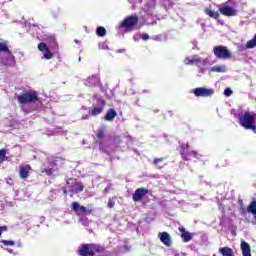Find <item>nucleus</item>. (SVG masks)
<instances>
[{
  "mask_svg": "<svg viewBox=\"0 0 256 256\" xmlns=\"http://www.w3.org/2000/svg\"><path fill=\"white\" fill-rule=\"evenodd\" d=\"M255 116V113L245 112L239 117V124L241 127H244V129H251L252 131H255Z\"/></svg>",
  "mask_w": 256,
  "mask_h": 256,
  "instance_id": "1",
  "label": "nucleus"
},
{
  "mask_svg": "<svg viewBox=\"0 0 256 256\" xmlns=\"http://www.w3.org/2000/svg\"><path fill=\"white\" fill-rule=\"evenodd\" d=\"M216 59H231L233 54L226 46H216L213 49Z\"/></svg>",
  "mask_w": 256,
  "mask_h": 256,
  "instance_id": "2",
  "label": "nucleus"
},
{
  "mask_svg": "<svg viewBox=\"0 0 256 256\" xmlns=\"http://www.w3.org/2000/svg\"><path fill=\"white\" fill-rule=\"evenodd\" d=\"M80 256H95L97 253V245L95 244H82L78 248Z\"/></svg>",
  "mask_w": 256,
  "mask_h": 256,
  "instance_id": "3",
  "label": "nucleus"
},
{
  "mask_svg": "<svg viewBox=\"0 0 256 256\" xmlns=\"http://www.w3.org/2000/svg\"><path fill=\"white\" fill-rule=\"evenodd\" d=\"M66 189H68L69 193H72L73 195L81 193V191H83V183L70 178L67 180Z\"/></svg>",
  "mask_w": 256,
  "mask_h": 256,
  "instance_id": "4",
  "label": "nucleus"
},
{
  "mask_svg": "<svg viewBox=\"0 0 256 256\" xmlns=\"http://www.w3.org/2000/svg\"><path fill=\"white\" fill-rule=\"evenodd\" d=\"M139 23V16L137 14H132L130 16H127L121 23V27L124 29H128V31H131L135 25Z\"/></svg>",
  "mask_w": 256,
  "mask_h": 256,
  "instance_id": "5",
  "label": "nucleus"
},
{
  "mask_svg": "<svg viewBox=\"0 0 256 256\" xmlns=\"http://www.w3.org/2000/svg\"><path fill=\"white\" fill-rule=\"evenodd\" d=\"M19 103H35L39 101V97L37 96V92L29 91L20 96H18Z\"/></svg>",
  "mask_w": 256,
  "mask_h": 256,
  "instance_id": "6",
  "label": "nucleus"
},
{
  "mask_svg": "<svg viewBox=\"0 0 256 256\" xmlns=\"http://www.w3.org/2000/svg\"><path fill=\"white\" fill-rule=\"evenodd\" d=\"M180 155L182 159H184V161H191L192 157H194L195 159L199 157V152L197 151L189 152V144H187L186 146L185 145L181 146Z\"/></svg>",
  "mask_w": 256,
  "mask_h": 256,
  "instance_id": "7",
  "label": "nucleus"
},
{
  "mask_svg": "<svg viewBox=\"0 0 256 256\" xmlns=\"http://www.w3.org/2000/svg\"><path fill=\"white\" fill-rule=\"evenodd\" d=\"M195 97H212L215 95L213 88L198 87L193 90Z\"/></svg>",
  "mask_w": 256,
  "mask_h": 256,
  "instance_id": "8",
  "label": "nucleus"
},
{
  "mask_svg": "<svg viewBox=\"0 0 256 256\" xmlns=\"http://www.w3.org/2000/svg\"><path fill=\"white\" fill-rule=\"evenodd\" d=\"M148 194H149V189L137 188L134 194L132 195V200L134 201V203H137L139 201H142L143 197H145V195H148Z\"/></svg>",
  "mask_w": 256,
  "mask_h": 256,
  "instance_id": "9",
  "label": "nucleus"
},
{
  "mask_svg": "<svg viewBox=\"0 0 256 256\" xmlns=\"http://www.w3.org/2000/svg\"><path fill=\"white\" fill-rule=\"evenodd\" d=\"M219 13H220V15H223L224 17H235V16H237V10H235L231 6H220L219 7Z\"/></svg>",
  "mask_w": 256,
  "mask_h": 256,
  "instance_id": "10",
  "label": "nucleus"
},
{
  "mask_svg": "<svg viewBox=\"0 0 256 256\" xmlns=\"http://www.w3.org/2000/svg\"><path fill=\"white\" fill-rule=\"evenodd\" d=\"M158 239H160L161 243L166 247H171V245H173V240H171V235L168 232L158 233Z\"/></svg>",
  "mask_w": 256,
  "mask_h": 256,
  "instance_id": "11",
  "label": "nucleus"
},
{
  "mask_svg": "<svg viewBox=\"0 0 256 256\" xmlns=\"http://www.w3.org/2000/svg\"><path fill=\"white\" fill-rule=\"evenodd\" d=\"M38 49L40 52H42V55L44 57V59H53V53H51V50H49V47H47V44L45 43H40L38 45Z\"/></svg>",
  "mask_w": 256,
  "mask_h": 256,
  "instance_id": "12",
  "label": "nucleus"
},
{
  "mask_svg": "<svg viewBox=\"0 0 256 256\" xmlns=\"http://www.w3.org/2000/svg\"><path fill=\"white\" fill-rule=\"evenodd\" d=\"M2 65L11 67L15 65V56L11 52H7L3 58L0 59Z\"/></svg>",
  "mask_w": 256,
  "mask_h": 256,
  "instance_id": "13",
  "label": "nucleus"
},
{
  "mask_svg": "<svg viewBox=\"0 0 256 256\" xmlns=\"http://www.w3.org/2000/svg\"><path fill=\"white\" fill-rule=\"evenodd\" d=\"M178 231H180L181 239L184 243H189V241H191V239H193V234H191L190 232H187L185 230V227H183V226L179 227Z\"/></svg>",
  "mask_w": 256,
  "mask_h": 256,
  "instance_id": "14",
  "label": "nucleus"
},
{
  "mask_svg": "<svg viewBox=\"0 0 256 256\" xmlns=\"http://www.w3.org/2000/svg\"><path fill=\"white\" fill-rule=\"evenodd\" d=\"M29 173H31V166L22 165L19 167L20 179H27V177H29Z\"/></svg>",
  "mask_w": 256,
  "mask_h": 256,
  "instance_id": "15",
  "label": "nucleus"
},
{
  "mask_svg": "<svg viewBox=\"0 0 256 256\" xmlns=\"http://www.w3.org/2000/svg\"><path fill=\"white\" fill-rule=\"evenodd\" d=\"M115 117H117V111L113 108L107 110L104 119L105 121H114Z\"/></svg>",
  "mask_w": 256,
  "mask_h": 256,
  "instance_id": "16",
  "label": "nucleus"
},
{
  "mask_svg": "<svg viewBox=\"0 0 256 256\" xmlns=\"http://www.w3.org/2000/svg\"><path fill=\"white\" fill-rule=\"evenodd\" d=\"M241 251L243 256H251V246L249 245V243L242 241Z\"/></svg>",
  "mask_w": 256,
  "mask_h": 256,
  "instance_id": "17",
  "label": "nucleus"
},
{
  "mask_svg": "<svg viewBox=\"0 0 256 256\" xmlns=\"http://www.w3.org/2000/svg\"><path fill=\"white\" fill-rule=\"evenodd\" d=\"M96 84H97L96 75L89 76L84 82V85H86V87H95Z\"/></svg>",
  "mask_w": 256,
  "mask_h": 256,
  "instance_id": "18",
  "label": "nucleus"
},
{
  "mask_svg": "<svg viewBox=\"0 0 256 256\" xmlns=\"http://www.w3.org/2000/svg\"><path fill=\"white\" fill-rule=\"evenodd\" d=\"M204 13L205 15H208V17H211V19H219L220 17V14L211 8H205Z\"/></svg>",
  "mask_w": 256,
  "mask_h": 256,
  "instance_id": "19",
  "label": "nucleus"
},
{
  "mask_svg": "<svg viewBox=\"0 0 256 256\" xmlns=\"http://www.w3.org/2000/svg\"><path fill=\"white\" fill-rule=\"evenodd\" d=\"M72 209H73V211H75L78 214L85 213V211H87V208L79 205V203H77V202L72 203Z\"/></svg>",
  "mask_w": 256,
  "mask_h": 256,
  "instance_id": "20",
  "label": "nucleus"
},
{
  "mask_svg": "<svg viewBox=\"0 0 256 256\" xmlns=\"http://www.w3.org/2000/svg\"><path fill=\"white\" fill-rule=\"evenodd\" d=\"M219 253L223 256H235V253L233 252V249L229 247H222L219 249Z\"/></svg>",
  "mask_w": 256,
  "mask_h": 256,
  "instance_id": "21",
  "label": "nucleus"
},
{
  "mask_svg": "<svg viewBox=\"0 0 256 256\" xmlns=\"http://www.w3.org/2000/svg\"><path fill=\"white\" fill-rule=\"evenodd\" d=\"M197 63H201V57L194 56L192 59L191 58H186L185 59V64L186 65H197Z\"/></svg>",
  "mask_w": 256,
  "mask_h": 256,
  "instance_id": "22",
  "label": "nucleus"
},
{
  "mask_svg": "<svg viewBox=\"0 0 256 256\" xmlns=\"http://www.w3.org/2000/svg\"><path fill=\"white\" fill-rule=\"evenodd\" d=\"M210 71H212V73H225L226 68L225 66L215 65L210 69Z\"/></svg>",
  "mask_w": 256,
  "mask_h": 256,
  "instance_id": "23",
  "label": "nucleus"
},
{
  "mask_svg": "<svg viewBox=\"0 0 256 256\" xmlns=\"http://www.w3.org/2000/svg\"><path fill=\"white\" fill-rule=\"evenodd\" d=\"M256 47V34L253 38L246 43V49H255Z\"/></svg>",
  "mask_w": 256,
  "mask_h": 256,
  "instance_id": "24",
  "label": "nucleus"
},
{
  "mask_svg": "<svg viewBox=\"0 0 256 256\" xmlns=\"http://www.w3.org/2000/svg\"><path fill=\"white\" fill-rule=\"evenodd\" d=\"M248 213H252V215H256V200L254 199L249 206L247 207Z\"/></svg>",
  "mask_w": 256,
  "mask_h": 256,
  "instance_id": "25",
  "label": "nucleus"
},
{
  "mask_svg": "<svg viewBox=\"0 0 256 256\" xmlns=\"http://www.w3.org/2000/svg\"><path fill=\"white\" fill-rule=\"evenodd\" d=\"M107 35V30L103 26L97 27V36L98 37H105Z\"/></svg>",
  "mask_w": 256,
  "mask_h": 256,
  "instance_id": "26",
  "label": "nucleus"
},
{
  "mask_svg": "<svg viewBox=\"0 0 256 256\" xmlns=\"http://www.w3.org/2000/svg\"><path fill=\"white\" fill-rule=\"evenodd\" d=\"M105 131H107V126L104 125L99 128L97 134L98 139H103V137H105Z\"/></svg>",
  "mask_w": 256,
  "mask_h": 256,
  "instance_id": "27",
  "label": "nucleus"
},
{
  "mask_svg": "<svg viewBox=\"0 0 256 256\" xmlns=\"http://www.w3.org/2000/svg\"><path fill=\"white\" fill-rule=\"evenodd\" d=\"M1 243H3L6 247H13V245H15V241L13 240H2Z\"/></svg>",
  "mask_w": 256,
  "mask_h": 256,
  "instance_id": "28",
  "label": "nucleus"
},
{
  "mask_svg": "<svg viewBox=\"0 0 256 256\" xmlns=\"http://www.w3.org/2000/svg\"><path fill=\"white\" fill-rule=\"evenodd\" d=\"M0 51L4 53H9V47H7V44L0 42Z\"/></svg>",
  "mask_w": 256,
  "mask_h": 256,
  "instance_id": "29",
  "label": "nucleus"
},
{
  "mask_svg": "<svg viewBox=\"0 0 256 256\" xmlns=\"http://www.w3.org/2000/svg\"><path fill=\"white\" fill-rule=\"evenodd\" d=\"M6 155H7V153L5 152V149H1L0 150V163H3V161H5Z\"/></svg>",
  "mask_w": 256,
  "mask_h": 256,
  "instance_id": "30",
  "label": "nucleus"
},
{
  "mask_svg": "<svg viewBox=\"0 0 256 256\" xmlns=\"http://www.w3.org/2000/svg\"><path fill=\"white\" fill-rule=\"evenodd\" d=\"M224 95H225L226 97H231V95H233V90H231V88H226V89L224 90Z\"/></svg>",
  "mask_w": 256,
  "mask_h": 256,
  "instance_id": "31",
  "label": "nucleus"
},
{
  "mask_svg": "<svg viewBox=\"0 0 256 256\" xmlns=\"http://www.w3.org/2000/svg\"><path fill=\"white\" fill-rule=\"evenodd\" d=\"M107 207H108L109 209H113V207H115V202H114L113 199L109 198Z\"/></svg>",
  "mask_w": 256,
  "mask_h": 256,
  "instance_id": "32",
  "label": "nucleus"
},
{
  "mask_svg": "<svg viewBox=\"0 0 256 256\" xmlns=\"http://www.w3.org/2000/svg\"><path fill=\"white\" fill-rule=\"evenodd\" d=\"M165 161V158H155L153 163L154 165H159V163Z\"/></svg>",
  "mask_w": 256,
  "mask_h": 256,
  "instance_id": "33",
  "label": "nucleus"
},
{
  "mask_svg": "<svg viewBox=\"0 0 256 256\" xmlns=\"http://www.w3.org/2000/svg\"><path fill=\"white\" fill-rule=\"evenodd\" d=\"M149 34H147V33H143L142 35H141V39L143 40V41H149Z\"/></svg>",
  "mask_w": 256,
  "mask_h": 256,
  "instance_id": "34",
  "label": "nucleus"
},
{
  "mask_svg": "<svg viewBox=\"0 0 256 256\" xmlns=\"http://www.w3.org/2000/svg\"><path fill=\"white\" fill-rule=\"evenodd\" d=\"M46 175H53V169L49 168V169H45L44 170Z\"/></svg>",
  "mask_w": 256,
  "mask_h": 256,
  "instance_id": "35",
  "label": "nucleus"
},
{
  "mask_svg": "<svg viewBox=\"0 0 256 256\" xmlns=\"http://www.w3.org/2000/svg\"><path fill=\"white\" fill-rule=\"evenodd\" d=\"M91 115H97V107H94L91 111Z\"/></svg>",
  "mask_w": 256,
  "mask_h": 256,
  "instance_id": "36",
  "label": "nucleus"
},
{
  "mask_svg": "<svg viewBox=\"0 0 256 256\" xmlns=\"http://www.w3.org/2000/svg\"><path fill=\"white\" fill-rule=\"evenodd\" d=\"M6 251H8V253H11V254L15 255V252L11 248H7Z\"/></svg>",
  "mask_w": 256,
  "mask_h": 256,
  "instance_id": "37",
  "label": "nucleus"
},
{
  "mask_svg": "<svg viewBox=\"0 0 256 256\" xmlns=\"http://www.w3.org/2000/svg\"><path fill=\"white\" fill-rule=\"evenodd\" d=\"M7 229V227H0V235L3 233V231H5Z\"/></svg>",
  "mask_w": 256,
  "mask_h": 256,
  "instance_id": "38",
  "label": "nucleus"
},
{
  "mask_svg": "<svg viewBox=\"0 0 256 256\" xmlns=\"http://www.w3.org/2000/svg\"><path fill=\"white\" fill-rule=\"evenodd\" d=\"M117 53H125V49L117 50Z\"/></svg>",
  "mask_w": 256,
  "mask_h": 256,
  "instance_id": "39",
  "label": "nucleus"
},
{
  "mask_svg": "<svg viewBox=\"0 0 256 256\" xmlns=\"http://www.w3.org/2000/svg\"><path fill=\"white\" fill-rule=\"evenodd\" d=\"M67 191H69V189H64V191H63V193H64V195H67Z\"/></svg>",
  "mask_w": 256,
  "mask_h": 256,
  "instance_id": "40",
  "label": "nucleus"
},
{
  "mask_svg": "<svg viewBox=\"0 0 256 256\" xmlns=\"http://www.w3.org/2000/svg\"><path fill=\"white\" fill-rule=\"evenodd\" d=\"M99 113H101V110H100V109H97V115H99Z\"/></svg>",
  "mask_w": 256,
  "mask_h": 256,
  "instance_id": "41",
  "label": "nucleus"
},
{
  "mask_svg": "<svg viewBox=\"0 0 256 256\" xmlns=\"http://www.w3.org/2000/svg\"><path fill=\"white\" fill-rule=\"evenodd\" d=\"M88 117L87 116H83L82 119H87Z\"/></svg>",
  "mask_w": 256,
  "mask_h": 256,
  "instance_id": "42",
  "label": "nucleus"
},
{
  "mask_svg": "<svg viewBox=\"0 0 256 256\" xmlns=\"http://www.w3.org/2000/svg\"><path fill=\"white\" fill-rule=\"evenodd\" d=\"M144 93H149V90H144Z\"/></svg>",
  "mask_w": 256,
  "mask_h": 256,
  "instance_id": "43",
  "label": "nucleus"
},
{
  "mask_svg": "<svg viewBox=\"0 0 256 256\" xmlns=\"http://www.w3.org/2000/svg\"><path fill=\"white\" fill-rule=\"evenodd\" d=\"M84 29L87 31V26H84Z\"/></svg>",
  "mask_w": 256,
  "mask_h": 256,
  "instance_id": "44",
  "label": "nucleus"
},
{
  "mask_svg": "<svg viewBox=\"0 0 256 256\" xmlns=\"http://www.w3.org/2000/svg\"><path fill=\"white\" fill-rule=\"evenodd\" d=\"M78 61H81V57L78 58Z\"/></svg>",
  "mask_w": 256,
  "mask_h": 256,
  "instance_id": "45",
  "label": "nucleus"
},
{
  "mask_svg": "<svg viewBox=\"0 0 256 256\" xmlns=\"http://www.w3.org/2000/svg\"><path fill=\"white\" fill-rule=\"evenodd\" d=\"M99 149H103V148L101 147V145L99 146Z\"/></svg>",
  "mask_w": 256,
  "mask_h": 256,
  "instance_id": "46",
  "label": "nucleus"
},
{
  "mask_svg": "<svg viewBox=\"0 0 256 256\" xmlns=\"http://www.w3.org/2000/svg\"><path fill=\"white\" fill-rule=\"evenodd\" d=\"M97 251H98V253H99V251H100L99 247H98Z\"/></svg>",
  "mask_w": 256,
  "mask_h": 256,
  "instance_id": "47",
  "label": "nucleus"
},
{
  "mask_svg": "<svg viewBox=\"0 0 256 256\" xmlns=\"http://www.w3.org/2000/svg\"><path fill=\"white\" fill-rule=\"evenodd\" d=\"M19 247H21V244H18Z\"/></svg>",
  "mask_w": 256,
  "mask_h": 256,
  "instance_id": "48",
  "label": "nucleus"
}]
</instances>
